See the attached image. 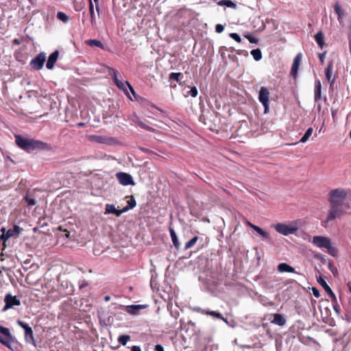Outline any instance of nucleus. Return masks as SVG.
<instances>
[{
    "label": "nucleus",
    "mask_w": 351,
    "mask_h": 351,
    "mask_svg": "<svg viewBox=\"0 0 351 351\" xmlns=\"http://www.w3.org/2000/svg\"><path fill=\"white\" fill-rule=\"evenodd\" d=\"M332 68H333V62L332 60L329 61L328 65L325 69V76L327 81L330 83V86H332L335 80V77H332Z\"/></svg>",
    "instance_id": "obj_15"
},
{
    "label": "nucleus",
    "mask_w": 351,
    "mask_h": 351,
    "mask_svg": "<svg viewBox=\"0 0 351 351\" xmlns=\"http://www.w3.org/2000/svg\"><path fill=\"white\" fill-rule=\"evenodd\" d=\"M248 224L255 230L259 234H261L263 237H264L266 239H269V234L266 231L263 230L260 227L253 225L251 223L248 222Z\"/></svg>",
    "instance_id": "obj_26"
},
{
    "label": "nucleus",
    "mask_w": 351,
    "mask_h": 351,
    "mask_svg": "<svg viewBox=\"0 0 351 351\" xmlns=\"http://www.w3.org/2000/svg\"><path fill=\"white\" fill-rule=\"evenodd\" d=\"M322 85L319 80H317L315 83V101L320 99L321 98Z\"/></svg>",
    "instance_id": "obj_28"
},
{
    "label": "nucleus",
    "mask_w": 351,
    "mask_h": 351,
    "mask_svg": "<svg viewBox=\"0 0 351 351\" xmlns=\"http://www.w3.org/2000/svg\"><path fill=\"white\" fill-rule=\"evenodd\" d=\"M317 280L319 282V284L324 288V289L329 294V295L332 297L334 300L336 301V297L335 293L332 292V289L328 285L325 280L321 276H319V277H317Z\"/></svg>",
    "instance_id": "obj_16"
},
{
    "label": "nucleus",
    "mask_w": 351,
    "mask_h": 351,
    "mask_svg": "<svg viewBox=\"0 0 351 351\" xmlns=\"http://www.w3.org/2000/svg\"><path fill=\"white\" fill-rule=\"evenodd\" d=\"M89 7V12L90 15V21L93 26H95L96 25V19H95V14L94 12V5L92 2V0H89L88 3Z\"/></svg>",
    "instance_id": "obj_27"
},
{
    "label": "nucleus",
    "mask_w": 351,
    "mask_h": 351,
    "mask_svg": "<svg viewBox=\"0 0 351 351\" xmlns=\"http://www.w3.org/2000/svg\"><path fill=\"white\" fill-rule=\"evenodd\" d=\"M348 287L349 288L350 291L351 292V282L348 283Z\"/></svg>",
    "instance_id": "obj_56"
},
{
    "label": "nucleus",
    "mask_w": 351,
    "mask_h": 351,
    "mask_svg": "<svg viewBox=\"0 0 351 351\" xmlns=\"http://www.w3.org/2000/svg\"><path fill=\"white\" fill-rule=\"evenodd\" d=\"M328 269L335 276L338 274L337 269L330 262L328 263Z\"/></svg>",
    "instance_id": "obj_40"
},
{
    "label": "nucleus",
    "mask_w": 351,
    "mask_h": 351,
    "mask_svg": "<svg viewBox=\"0 0 351 351\" xmlns=\"http://www.w3.org/2000/svg\"><path fill=\"white\" fill-rule=\"evenodd\" d=\"M147 305H130L126 307V311L128 313L131 315H137L139 311L142 309L147 308Z\"/></svg>",
    "instance_id": "obj_18"
},
{
    "label": "nucleus",
    "mask_w": 351,
    "mask_h": 351,
    "mask_svg": "<svg viewBox=\"0 0 351 351\" xmlns=\"http://www.w3.org/2000/svg\"><path fill=\"white\" fill-rule=\"evenodd\" d=\"M78 125H79V126H82V125H84V123H78Z\"/></svg>",
    "instance_id": "obj_62"
},
{
    "label": "nucleus",
    "mask_w": 351,
    "mask_h": 351,
    "mask_svg": "<svg viewBox=\"0 0 351 351\" xmlns=\"http://www.w3.org/2000/svg\"><path fill=\"white\" fill-rule=\"evenodd\" d=\"M198 237L195 236L193 238H192L190 241H189L186 244H185V246H184V250H189L190 249L191 247H192L195 243L198 240Z\"/></svg>",
    "instance_id": "obj_35"
},
{
    "label": "nucleus",
    "mask_w": 351,
    "mask_h": 351,
    "mask_svg": "<svg viewBox=\"0 0 351 351\" xmlns=\"http://www.w3.org/2000/svg\"><path fill=\"white\" fill-rule=\"evenodd\" d=\"M5 306L2 311H5L15 306L21 305V301L17 296H12L10 293H7L4 298Z\"/></svg>",
    "instance_id": "obj_10"
},
{
    "label": "nucleus",
    "mask_w": 351,
    "mask_h": 351,
    "mask_svg": "<svg viewBox=\"0 0 351 351\" xmlns=\"http://www.w3.org/2000/svg\"><path fill=\"white\" fill-rule=\"evenodd\" d=\"M0 343L12 350L16 349V343L9 329L0 325Z\"/></svg>",
    "instance_id": "obj_4"
},
{
    "label": "nucleus",
    "mask_w": 351,
    "mask_h": 351,
    "mask_svg": "<svg viewBox=\"0 0 351 351\" xmlns=\"http://www.w3.org/2000/svg\"><path fill=\"white\" fill-rule=\"evenodd\" d=\"M326 54V51H324L323 53H319L318 54L319 61L322 64H323L324 62Z\"/></svg>",
    "instance_id": "obj_45"
},
{
    "label": "nucleus",
    "mask_w": 351,
    "mask_h": 351,
    "mask_svg": "<svg viewBox=\"0 0 351 351\" xmlns=\"http://www.w3.org/2000/svg\"><path fill=\"white\" fill-rule=\"evenodd\" d=\"M169 233L174 247L178 250L180 247V243L178 239L176 232L172 228H169Z\"/></svg>",
    "instance_id": "obj_24"
},
{
    "label": "nucleus",
    "mask_w": 351,
    "mask_h": 351,
    "mask_svg": "<svg viewBox=\"0 0 351 351\" xmlns=\"http://www.w3.org/2000/svg\"><path fill=\"white\" fill-rule=\"evenodd\" d=\"M133 121L135 122L139 127L144 130H146L152 132H156L157 131L156 129L149 127L145 122L141 121L137 117H135V119H133Z\"/></svg>",
    "instance_id": "obj_21"
},
{
    "label": "nucleus",
    "mask_w": 351,
    "mask_h": 351,
    "mask_svg": "<svg viewBox=\"0 0 351 351\" xmlns=\"http://www.w3.org/2000/svg\"><path fill=\"white\" fill-rule=\"evenodd\" d=\"M302 55L301 53H299L297 54V56L295 57L293 60V62L291 66V75L295 78L298 75V69L302 60Z\"/></svg>",
    "instance_id": "obj_14"
},
{
    "label": "nucleus",
    "mask_w": 351,
    "mask_h": 351,
    "mask_svg": "<svg viewBox=\"0 0 351 351\" xmlns=\"http://www.w3.org/2000/svg\"><path fill=\"white\" fill-rule=\"evenodd\" d=\"M23 229L17 225H14L12 228L6 231L5 228H2L1 231L2 234L0 236V240L5 241L10 237H17Z\"/></svg>",
    "instance_id": "obj_8"
},
{
    "label": "nucleus",
    "mask_w": 351,
    "mask_h": 351,
    "mask_svg": "<svg viewBox=\"0 0 351 351\" xmlns=\"http://www.w3.org/2000/svg\"><path fill=\"white\" fill-rule=\"evenodd\" d=\"M141 149L145 152V153H147V154H153V155H156V154L153 152L152 150H150V149H148L147 148H145V147H141Z\"/></svg>",
    "instance_id": "obj_48"
},
{
    "label": "nucleus",
    "mask_w": 351,
    "mask_h": 351,
    "mask_svg": "<svg viewBox=\"0 0 351 351\" xmlns=\"http://www.w3.org/2000/svg\"><path fill=\"white\" fill-rule=\"evenodd\" d=\"M237 54H239V55H241V53L240 52V51H237Z\"/></svg>",
    "instance_id": "obj_64"
},
{
    "label": "nucleus",
    "mask_w": 351,
    "mask_h": 351,
    "mask_svg": "<svg viewBox=\"0 0 351 351\" xmlns=\"http://www.w3.org/2000/svg\"><path fill=\"white\" fill-rule=\"evenodd\" d=\"M126 84L128 86L129 88L130 89V90L134 93V88L133 87L130 85V84L128 82H126Z\"/></svg>",
    "instance_id": "obj_52"
},
{
    "label": "nucleus",
    "mask_w": 351,
    "mask_h": 351,
    "mask_svg": "<svg viewBox=\"0 0 351 351\" xmlns=\"http://www.w3.org/2000/svg\"><path fill=\"white\" fill-rule=\"evenodd\" d=\"M243 36H244V37H245V38H247V39L249 40V42H250V43H251L257 44V43H258V38H255V37L252 36L251 34H244Z\"/></svg>",
    "instance_id": "obj_38"
},
{
    "label": "nucleus",
    "mask_w": 351,
    "mask_h": 351,
    "mask_svg": "<svg viewBox=\"0 0 351 351\" xmlns=\"http://www.w3.org/2000/svg\"><path fill=\"white\" fill-rule=\"evenodd\" d=\"M136 205V200L134 197L132 195L130 196V199L128 202V205L125 206V210L128 211L130 209L134 208Z\"/></svg>",
    "instance_id": "obj_34"
},
{
    "label": "nucleus",
    "mask_w": 351,
    "mask_h": 351,
    "mask_svg": "<svg viewBox=\"0 0 351 351\" xmlns=\"http://www.w3.org/2000/svg\"><path fill=\"white\" fill-rule=\"evenodd\" d=\"M88 140L92 142L108 145L117 143V140L115 138L106 136L90 135L88 136Z\"/></svg>",
    "instance_id": "obj_9"
},
{
    "label": "nucleus",
    "mask_w": 351,
    "mask_h": 351,
    "mask_svg": "<svg viewBox=\"0 0 351 351\" xmlns=\"http://www.w3.org/2000/svg\"><path fill=\"white\" fill-rule=\"evenodd\" d=\"M116 209L117 208L114 207V205L107 204L106 206V213L114 214V213H115V211H116Z\"/></svg>",
    "instance_id": "obj_39"
},
{
    "label": "nucleus",
    "mask_w": 351,
    "mask_h": 351,
    "mask_svg": "<svg viewBox=\"0 0 351 351\" xmlns=\"http://www.w3.org/2000/svg\"><path fill=\"white\" fill-rule=\"evenodd\" d=\"M230 50L231 51H234V49L233 47H230Z\"/></svg>",
    "instance_id": "obj_61"
},
{
    "label": "nucleus",
    "mask_w": 351,
    "mask_h": 351,
    "mask_svg": "<svg viewBox=\"0 0 351 351\" xmlns=\"http://www.w3.org/2000/svg\"><path fill=\"white\" fill-rule=\"evenodd\" d=\"M349 47H350V51L351 53V39H350V41H349Z\"/></svg>",
    "instance_id": "obj_57"
},
{
    "label": "nucleus",
    "mask_w": 351,
    "mask_h": 351,
    "mask_svg": "<svg viewBox=\"0 0 351 351\" xmlns=\"http://www.w3.org/2000/svg\"><path fill=\"white\" fill-rule=\"evenodd\" d=\"M271 322L277 326H283L285 325L287 320L282 315L275 313L274 314V319Z\"/></svg>",
    "instance_id": "obj_19"
},
{
    "label": "nucleus",
    "mask_w": 351,
    "mask_h": 351,
    "mask_svg": "<svg viewBox=\"0 0 351 351\" xmlns=\"http://www.w3.org/2000/svg\"><path fill=\"white\" fill-rule=\"evenodd\" d=\"M33 230H34V232H36L38 230V227H35V228H34Z\"/></svg>",
    "instance_id": "obj_60"
},
{
    "label": "nucleus",
    "mask_w": 351,
    "mask_h": 351,
    "mask_svg": "<svg viewBox=\"0 0 351 351\" xmlns=\"http://www.w3.org/2000/svg\"><path fill=\"white\" fill-rule=\"evenodd\" d=\"M274 227L276 232L285 236L294 234L298 230V227L295 221H293L288 225L282 223H278L274 225Z\"/></svg>",
    "instance_id": "obj_5"
},
{
    "label": "nucleus",
    "mask_w": 351,
    "mask_h": 351,
    "mask_svg": "<svg viewBox=\"0 0 351 351\" xmlns=\"http://www.w3.org/2000/svg\"><path fill=\"white\" fill-rule=\"evenodd\" d=\"M86 44L90 47H97L104 49V45L100 40L96 39H90L86 41Z\"/></svg>",
    "instance_id": "obj_29"
},
{
    "label": "nucleus",
    "mask_w": 351,
    "mask_h": 351,
    "mask_svg": "<svg viewBox=\"0 0 351 351\" xmlns=\"http://www.w3.org/2000/svg\"><path fill=\"white\" fill-rule=\"evenodd\" d=\"M251 54L256 61H258L262 58V52L259 49L252 50Z\"/></svg>",
    "instance_id": "obj_32"
},
{
    "label": "nucleus",
    "mask_w": 351,
    "mask_h": 351,
    "mask_svg": "<svg viewBox=\"0 0 351 351\" xmlns=\"http://www.w3.org/2000/svg\"><path fill=\"white\" fill-rule=\"evenodd\" d=\"M106 68L108 75L111 76L116 86L120 89L125 90L124 83L118 79V71L108 66H106Z\"/></svg>",
    "instance_id": "obj_12"
},
{
    "label": "nucleus",
    "mask_w": 351,
    "mask_h": 351,
    "mask_svg": "<svg viewBox=\"0 0 351 351\" xmlns=\"http://www.w3.org/2000/svg\"><path fill=\"white\" fill-rule=\"evenodd\" d=\"M230 36L237 43L241 42V38L240 36L237 33H231L230 34Z\"/></svg>",
    "instance_id": "obj_42"
},
{
    "label": "nucleus",
    "mask_w": 351,
    "mask_h": 351,
    "mask_svg": "<svg viewBox=\"0 0 351 351\" xmlns=\"http://www.w3.org/2000/svg\"><path fill=\"white\" fill-rule=\"evenodd\" d=\"M312 243L319 248L327 249L328 253L332 256L335 257L338 254L337 249L332 245L330 239L328 237L315 236L313 237Z\"/></svg>",
    "instance_id": "obj_3"
},
{
    "label": "nucleus",
    "mask_w": 351,
    "mask_h": 351,
    "mask_svg": "<svg viewBox=\"0 0 351 351\" xmlns=\"http://www.w3.org/2000/svg\"><path fill=\"white\" fill-rule=\"evenodd\" d=\"M78 285H79V288L80 289H82L87 287L88 285V282L84 279L80 280L78 282Z\"/></svg>",
    "instance_id": "obj_43"
},
{
    "label": "nucleus",
    "mask_w": 351,
    "mask_h": 351,
    "mask_svg": "<svg viewBox=\"0 0 351 351\" xmlns=\"http://www.w3.org/2000/svg\"><path fill=\"white\" fill-rule=\"evenodd\" d=\"M58 56H59L58 50H56L49 56L47 64H46V67L48 69H52L53 68L54 64L58 58Z\"/></svg>",
    "instance_id": "obj_17"
},
{
    "label": "nucleus",
    "mask_w": 351,
    "mask_h": 351,
    "mask_svg": "<svg viewBox=\"0 0 351 351\" xmlns=\"http://www.w3.org/2000/svg\"><path fill=\"white\" fill-rule=\"evenodd\" d=\"M278 271L280 273H283V272L295 273V269L286 263H280L278 265Z\"/></svg>",
    "instance_id": "obj_20"
},
{
    "label": "nucleus",
    "mask_w": 351,
    "mask_h": 351,
    "mask_svg": "<svg viewBox=\"0 0 351 351\" xmlns=\"http://www.w3.org/2000/svg\"><path fill=\"white\" fill-rule=\"evenodd\" d=\"M25 199L29 205L34 206L36 204V200L34 199L29 197H26Z\"/></svg>",
    "instance_id": "obj_46"
},
{
    "label": "nucleus",
    "mask_w": 351,
    "mask_h": 351,
    "mask_svg": "<svg viewBox=\"0 0 351 351\" xmlns=\"http://www.w3.org/2000/svg\"><path fill=\"white\" fill-rule=\"evenodd\" d=\"M57 18L63 23H67L69 21L68 16L62 12H58L57 13Z\"/></svg>",
    "instance_id": "obj_37"
},
{
    "label": "nucleus",
    "mask_w": 351,
    "mask_h": 351,
    "mask_svg": "<svg viewBox=\"0 0 351 351\" xmlns=\"http://www.w3.org/2000/svg\"><path fill=\"white\" fill-rule=\"evenodd\" d=\"M105 301H109L110 300V297L109 295L105 296L104 298Z\"/></svg>",
    "instance_id": "obj_55"
},
{
    "label": "nucleus",
    "mask_w": 351,
    "mask_h": 351,
    "mask_svg": "<svg viewBox=\"0 0 351 351\" xmlns=\"http://www.w3.org/2000/svg\"><path fill=\"white\" fill-rule=\"evenodd\" d=\"M125 212H127V211L125 210V208H123L122 210H117V209H116V211H115V213H114V214H115L117 217H119L122 213H125Z\"/></svg>",
    "instance_id": "obj_49"
},
{
    "label": "nucleus",
    "mask_w": 351,
    "mask_h": 351,
    "mask_svg": "<svg viewBox=\"0 0 351 351\" xmlns=\"http://www.w3.org/2000/svg\"><path fill=\"white\" fill-rule=\"evenodd\" d=\"M312 292H313V295L315 298H319V296H320L319 291V290L317 288L313 287L312 288Z\"/></svg>",
    "instance_id": "obj_47"
},
{
    "label": "nucleus",
    "mask_w": 351,
    "mask_h": 351,
    "mask_svg": "<svg viewBox=\"0 0 351 351\" xmlns=\"http://www.w3.org/2000/svg\"><path fill=\"white\" fill-rule=\"evenodd\" d=\"M116 178L121 185L128 186L135 184L132 176L129 173L119 172L116 173Z\"/></svg>",
    "instance_id": "obj_11"
},
{
    "label": "nucleus",
    "mask_w": 351,
    "mask_h": 351,
    "mask_svg": "<svg viewBox=\"0 0 351 351\" xmlns=\"http://www.w3.org/2000/svg\"><path fill=\"white\" fill-rule=\"evenodd\" d=\"M13 43L16 45H20V43H21L20 40L17 38L14 39Z\"/></svg>",
    "instance_id": "obj_54"
},
{
    "label": "nucleus",
    "mask_w": 351,
    "mask_h": 351,
    "mask_svg": "<svg viewBox=\"0 0 351 351\" xmlns=\"http://www.w3.org/2000/svg\"><path fill=\"white\" fill-rule=\"evenodd\" d=\"M351 196V191L339 188L331 190L328 193V202L330 209L327 215L326 221H333L341 218L346 214V210L350 208L346 199Z\"/></svg>",
    "instance_id": "obj_1"
},
{
    "label": "nucleus",
    "mask_w": 351,
    "mask_h": 351,
    "mask_svg": "<svg viewBox=\"0 0 351 351\" xmlns=\"http://www.w3.org/2000/svg\"><path fill=\"white\" fill-rule=\"evenodd\" d=\"M223 29H224V27L221 24L216 25V26H215V31H216V32L221 33L223 31Z\"/></svg>",
    "instance_id": "obj_44"
},
{
    "label": "nucleus",
    "mask_w": 351,
    "mask_h": 351,
    "mask_svg": "<svg viewBox=\"0 0 351 351\" xmlns=\"http://www.w3.org/2000/svg\"><path fill=\"white\" fill-rule=\"evenodd\" d=\"M44 64V52H40L36 58L30 62V66L36 70L42 69Z\"/></svg>",
    "instance_id": "obj_13"
},
{
    "label": "nucleus",
    "mask_w": 351,
    "mask_h": 351,
    "mask_svg": "<svg viewBox=\"0 0 351 351\" xmlns=\"http://www.w3.org/2000/svg\"><path fill=\"white\" fill-rule=\"evenodd\" d=\"M334 10L336 14L338 15V20L340 21L341 17L343 16V11L341 10L340 5L337 3L334 6Z\"/></svg>",
    "instance_id": "obj_36"
},
{
    "label": "nucleus",
    "mask_w": 351,
    "mask_h": 351,
    "mask_svg": "<svg viewBox=\"0 0 351 351\" xmlns=\"http://www.w3.org/2000/svg\"><path fill=\"white\" fill-rule=\"evenodd\" d=\"M217 4L221 6L226 5L232 8H235L237 7V5L234 2L228 0H221L217 3Z\"/></svg>",
    "instance_id": "obj_31"
},
{
    "label": "nucleus",
    "mask_w": 351,
    "mask_h": 351,
    "mask_svg": "<svg viewBox=\"0 0 351 351\" xmlns=\"http://www.w3.org/2000/svg\"><path fill=\"white\" fill-rule=\"evenodd\" d=\"M155 351H165L164 348L160 344H157L154 348Z\"/></svg>",
    "instance_id": "obj_50"
},
{
    "label": "nucleus",
    "mask_w": 351,
    "mask_h": 351,
    "mask_svg": "<svg viewBox=\"0 0 351 351\" xmlns=\"http://www.w3.org/2000/svg\"><path fill=\"white\" fill-rule=\"evenodd\" d=\"M66 237H69V232H66Z\"/></svg>",
    "instance_id": "obj_63"
},
{
    "label": "nucleus",
    "mask_w": 351,
    "mask_h": 351,
    "mask_svg": "<svg viewBox=\"0 0 351 351\" xmlns=\"http://www.w3.org/2000/svg\"><path fill=\"white\" fill-rule=\"evenodd\" d=\"M181 75H182L181 73H171L169 74V82L171 83L170 86L171 88H174L176 87V84H172V81L173 80H175L177 82L180 83V77Z\"/></svg>",
    "instance_id": "obj_23"
},
{
    "label": "nucleus",
    "mask_w": 351,
    "mask_h": 351,
    "mask_svg": "<svg viewBox=\"0 0 351 351\" xmlns=\"http://www.w3.org/2000/svg\"><path fill=\"white\" fill-rule=\"evenodd\" d=\"M131 351H141V349L140 346H133L131 348Z\"/></svg>",
    "instance_id": "obj_51"
},
{
    "label": "nucleus",
    "mask_w": 351,
    "mask_h": 351,
    "mask_svg": "<svg viewBox=\"0 0 351 351\" xmlns=\"http://www.w3.org/2000/svg\"><path fill=\"white\" fill-rule=\"evenodd\" d=\"M18 324L25 330V338L27 341L31 342L34 347L38 346L40 348H43V343L41 341H36L33 337V331L32 328L26 323L21 320L17 321Z\"/></svg>",
    "instance_id": "obj_6"
},
{
    "label": "nucleus",
    "mask_w": 351,
    "mask_h": 351,
    "mask_svg": "<svg viewBox=\"0 0 351 351\" xmlns=\"http://www.w3.org/2000/svg\"><path fill=\"white\" fill-rule=\"evenodd\" d=\"M131 337L128 335H122L118 337L117 341L119 343L125 346L127 343L130 340Z\"/></svg>",
    "instance_id": "obj_30"
},
{
    "label": "nucleus",
    "mask_w": 351,
    "mask_h": 351,
    "mask_svg": "<svg viewBox=\"0 0 351 351\" xmlns=\"http://www.w3.org/2000/svg\"><path fill=\"white\" fill-rule=\"evenodd\" d=\"M269 91L265 86L261 87L258 92V100L264 107V112L267 113L269 109Z\"/></svg>",
    "instance_id": "obj_7"
},
{
    "label": "nucleus",
    "mask_w": 351,
    "mask_h": 351,
    "mask_svg": "<svg viewBox=\"0 0 351 351\" xmlns=\"http://www.w3.org/2000/svg\"><path fill=\"white\" fill-rule=\"evenodd\" d=\"M312 133H313V128H308L307 130L306 131L305 134H304V136L300 140V142H301V143L306 142L308 140L309 137L312 135Z\"/></svg>",
    "instance_id": "obj_33"
},
{
    "label": "nucleus",
    "mask_w": 351,
    "mask_h": 351,
    "mask_svg": "<svg viewBox=\"0 0 351 351\" xmlns=\"http://www.w3.org/2000/svg\"><path fill=\"white\" fill-rule=\"evenodd\" d=\"M188 94L192 96L193 97H197L198 94L197 88L195 86L192 87L191 90L188 92Z\"/></svg>",
    "instance_id": "obj_41"
},
{
    "label": "nucleus",
    "mask_w": 351,
    "mask_h": 351,
    "mask_svg": "<svg viewBox=\"0 0 351 351\" xmlns=\"http://www.w3.org/2000/svg\"><path fill=\"white\" fill-rule=\"evenodd\" d=\"M189 324H191L192 326H195V323H193L191 321L189 322Z\"/></svg>",
    "instance_id": "obj_59"
},
{
    "label": "nucleus",
    "mask_w": 351,
    "mask_h": 351,
    "mask_svg": "<svg viewBox=\"0 0 351 351\" xmlns=\"http://www.w3.org/2000/svg\"><path fill=\"white\" fill-rule=\"evenodd\" d=\"M16 145L26 152L44 149V142L34 138H25L20 134H14Z\"/></svg>",
    "instance_id": "obj_2"
},
{
    "label": "nucleus",
    "mask_w": 351,
    "mask_h": 351,
    "mask_svg": "<svg viewBox=\"0 0 351 351\" xmlns=\"http://www.w3.org/2000/svg\"><path fill=\"white\" fill-rule=\"evenodd\" d=\"M200 312L202 314H205V315H210V316H213L214 317L218 318L219 319H221V320L227 322L226 319H225L222 316V315L221 313H219V312L213 311H207V310H201Z\"/></svg>",
    "instance_id": "obj_22"
},
{
    "label": "nucleus",
    "mask_w": 351,
    "mask_h": 351,
    "mask_svg": "<svg viewBox=\"0 0 351 351\" xmlns=\"http://www.w3.org/2000/svg\"><path fill=\"white\" fill-rule=\"evenodd\" d=\"M315 40L316 41V43H317V45H319V47L322 49L324 47V46L325 45V43H324V34L322 33V31H319L315 35Z\"/></svg>",
    "instance_id": "obj_25"
},
{
    "label": "nucleus",
    "mask_w": 351,
    "mask_h": 351,
    "mask_svg": "<svg viewBox=\"0 0 351 351\" xmlns=\"http://www.w3.org/2000/svg\"><path fill=\"white\" fill-rule=\"evenodd\" d=\"M96 10H97V13L99 14V7H98V5H96Z\"/></svg>",
    "instance_id": "obj_58"
},
{
    "label": "nucleus",
    "mask_w": 351,
    "mask_h": 351,
    "mask_svg": "<svg viewBox=\"0 0 351 351\" xmlns=\"http://www.w3.org/2000/svg\"><path fill=\"white\" fill-rule=\"evenodd\" d=\"M333 308H334V310L337 312V313H339V306L338 305H334L333 306Z\"/></svg>",
    "instance_id": "obj_53"
}]
</instances>
